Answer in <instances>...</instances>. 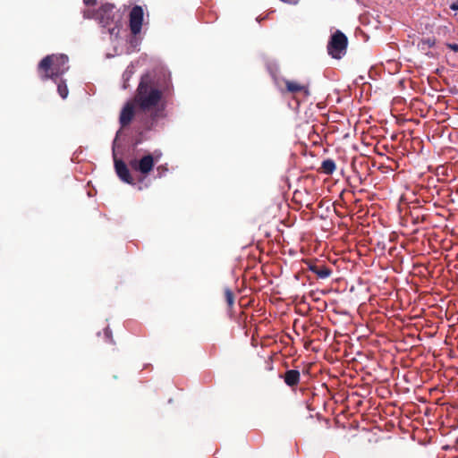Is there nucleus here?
I'll use <instances>...</instances> for the list:
<instances>
[{"mask_svg": "<svg viewBox=\"0 0 458 458\" xmlns=\"http://www.w3.org/2000/svg\"><path fill=\"white\" fill-rule=\"evenodd\" d=\"M162 97V91L154 85L148 76L142 77L133 98L128 101L121 111V125H129L137 115L148 114L155 119L160 111Z\"/></svg>", "mask_w": 458, "mask_h": 458, "instance_id": "nucleus-1", "label": "nucleus"}, {"mask_svg": "<svg viewBox=\"0 0 458 458\" xmlns=\"http://www.w3.org/2000/svg\"><path fill=\"white\" fill-rule=\"evenodd\" d=\"M68 57L64 55H52L45 57L39 64L38 70L43 78H55L68 70Z\"/></svg>", "mask_w": 458, "mask_h": 458, "instance_id": "nucleus-2", "label": "nucleus"}, {"mask_svg": "<svg viewBox=\"0 0 458 458\" xmlns=\"http://www.w3.org/2000/svg\"><path fill=\"white\" fill-rule=\"evenodd\" d=\"M96 20L102 27L107 28L110 34H115L121 16L113 4H106L98 10Z\"/></svg>", "mask_w": 458, "mask_h": 458, "instance_id": "nucleus-3", "label": "nucleus"}, {"mask_svg": "<svg viewBox=\"0 0 458 458\" xmlns=\"http://www.w3.org/2000/svg\"><path fill=\"white\" fill-rule=\"evenodd\" d=\"M347 43L348 40L345 35L337 30L333 34L328 43V54L335 59H340L346 53Z\"/></svg>", "mask_w": 458, "mask_h": 458, "instance_id": "nucleus-4", "label": "nucleus"}, {"mask_svg": "<svg viewBox=\"0 0 458 458\" xmlns=\"http://www.w3.org/2000/svg\"><path fill=\"white\" fill-rule=\"evenodd\" d=\"M155 165V158L152 155H146L140 160H131L130 162L131 167L143 175H147L153 169Z\"/></svg>", "mask_w": 458, "mask_h": 458, "instance_id": "nucleus-5", "label": "nucleus"}, {"mask_svg": "<svg viewBox=\"0 0 458 458\" xmlns=\"http://www.w3.org/2000/svg\"><path fill=\"white\" fill-rule=\"evenodd\" d=\"M143 21V10L140 6H134L130 13V28L131 33L137 35L141 30Z\"/></svg>", "mask_w": 458, "mask_h": 458, "instance_id": "nucleus-6", "label": "nucleus"}, {"mask_svg": "<svg viewBox=\"0 0 458 458\" xmlns=\"http://www.w3.org/2000/svg\"><path fill=\"white\" fill-rule=\"evenodd\" d=\"M286 91L292 94L302 93L305 96L310 94L308 85L301 83L297 81L284 80Z\"/></svg>", "mask_w": 458, "mask_h": 458, "instance_id": "nucleus-7", "label": "nucleus"}, {"mask_svg": "<svg viewBox=\"0 0 458 458\" xmlns=\"http://www.w3.org/2000/svg\"><path fill=\"white\" fill-rule=\"evenodd\" d=\"M115 171L121 180L127 183H133L132 178L126 165L121 160H114Z\"/></svg>", "mask_w": 458, "mask_h": 458, "instance_id": "nucleus-8", "label": "nucleus"}, {"mask_svg": "<svg viewBox=\"0 0 458 458\" xmlns=\"http://www.w3.org/2000/svg\"><path fill=\"white\" fill-rule=\"evenodd\" d=\"M284 379L287 386H294L300 381V372L295 369L287 370L284 376Z\"/></svg>", "mask_w": 458, "mask_h": 458, "instance_id": "nucleus-9", "label": "nucleus"}, {"mask_svg": "<svg viewBox=\"0 0 458 458\" xmlns=\"http://www.w3.org/2000/svg\"><path fill=\"white\" fill-rule=\"evenodd\" d=\"M310 270L318 275L320 278H327L330 276V269H328L325 266H312L310 267Z\"/></svg>", "mask_w": 458, "mask_h": 458, "instance_id": "nucleus-10", "label": "nucleus"}, {"mask_svg": "<svg viewBox=\"0 0 458 458\" xmlns=\"http://www.w3.org/2000/svg\"><path fill=\"white\" fill-rule=\"evenodd\" d=\"M321 167L325 174H331L335 170V164L333 160L327 159V160L323 161Z\"/></svg>", "mask_w": 458, "mask_h": 458, "instance_id": "nucleus-11", "label": "nucleus"}, {"mask_svg": "<svg viewBox=\"0 0 458 458\" xmlns=\"http://www.w3.org/2000/svg\"><path fill=\"white\" fill-rule=\"evenodd\" d=\"M57 90H58L59 95L63 98H65L67 97V95H68V89H67L66 84L59 83L58 87H57Z\"/></svg>", "mask_w": 458, "mask_h": 458, "instance_id": "nucleus-12", "label": "nucleus"}, {"mask_svg": "<svg viewBox=\"0 0 458 458\" xmlns=\"http://www.w3.org/2000/svg\"><path fill=\"white\" fill-rule=\"evenodd\" d=\"M225 297L228 305L232 306L233 304L234 298L233 293L229 289L225 290Z\"/></svg>", "mask_w": 458, "mask_h": 458, "instance_id": "nucleus-13", "label": "nucleus"}, {"mask_svg": "<svg viewBox=\"0 0 458 458\" xmlns=\"http://www.w3.org/2000/svg\"><path fill=\"white\" fill-rule=\"evenodd\" d=\"M447 47L455 51V52H458V44H448Z\"/></svg>", "mask_w": 458, "mask_h": 458, "instance_id": "nucleus-14", "label": "nucleus"}, {"mask_svg": "<svg viewBox=\"0 0 458 458\" xmlns=\"http://www.w3.org/2000/svg\"><path fill=\"white\" fill-rule=\"evenodd\" d=\"M450 8L454 11H458V3H454L451 4Z\"/></svg>", "mask_w": 458, "mask_h": 458, "instance_id": "nucleus-15", "label": "nucleus"}, {"mask_svg": "<svg viewBox=\"0 0 458 458\" xmlns=\"http://www.w3.org/2000/svg\"><path fill=\"white\" fill-rule=\"evenodd\" d=\"M84 3L86 4H96V0H84Z\"/></svg>", "mask_w": 458, "mask_h": 458, "instance_id": "nucleus-16", "label": "nucleus"}, {"mask_svg": "<svg viewBox=\"0 0 458 458\" xmlns=\"http://www.w3.org/2000/svg\"><path fill=\"white\" fill-rule=\"evenodd\" d=\"M428 442H429V440H427V441H426V439H424L423 441H422V440H420V443L421 445H426Z\"/></svg>", "mask_w": 458, "mask_h": 458, "instance_id": "nucleus-17", "label": "nucleus"}, {"mask_svg": "<svg viewBox=\"0 0 458 458\" xmlns=\"http://www.w3.org/2000/svg\"><path fill=\"white\" fill-rule=\"evenodd\" d=\"M159 156H160V155H157V157H156V161H157V160H158Z\"/></svg>", "mask_w": 458, "mask_h": 458, "instance_id": "nucleus-18", "label": "nucleus"}]
</instances>
